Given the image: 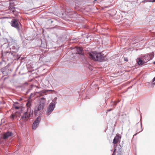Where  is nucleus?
<instances>
[{
    "label": "nucleus",
    "instance_id": "obj_1",
    "mask_svg": "<svg viewBox=\"0 0 155 155\" xmlns=\"http://www.w3.org/2000/svg\"><path fill=\"white\" fill-rule=\"evenodd\" d=\"M20 109L21 111L16 112V115L17 117H20V120L23 121H26L32 115L33 111L29 108L27 109L22 108Z\"/></svg>",
    "mask_w": 155,
    "mask_h": 155
},
{
    "label": "nucleus",
    "instance_id": "obj_2",
    "mask_svg": "<svg viewBox=\"0 0 155 155\" xmlns=\"http://www.w3.org/2000/svg\"><path fill=\"white\" fill-rule=\"evenodd\" d=\"M88 56L90 59L95 61L101 62L104 60V55L101 53H89Z\"/></svg>",
    "mask_w": 155,
    "mask_h": 155
},
{
    "label": "nucleus",
    "instance_id": "obj_3",
    "mask_svg": "<svg viewBox=\"0 0 155 155\" xmlns=\"http://www.w3.org/2000/svg\"><path fill=\"white\" fill-rule=\"evenodd\" d=\"M45 99L43 97L41 98L39 104L35 106L34 109V113L35 115H37L39 111L43 109L45 106Z\"/></svg>",
    "mask_w": 155,
    "mask_h": 155
},
{
    "label": "nucleus",
    "instance_id": "obj_4",
    "mask_svg": "<svg viewBox=\"0 0 155 155\" xmlns=\"http://www.w3.org/2000/svg\"><path fill=\"white\" fill-rule=\"evenodd\" d=\"M21 24L19 21L16 19H12L11 22V25L16 28L18 30H20L19 26Z\"/></svg>",
    "mask_w": 155,
    "mask_h": 155
},
{
    "label": "nucleus",
    "instance_id": "obj_5",
    "mask_svg": "<svg viewBox=\"0 0 155 155\" xmlns=\"http://www.w3.org/2000/svg\"><path fill=\"white\" fill-rule=\"evenodd\" d=\"M55 104L53 103H50L49 106L48 107L47 111V115H50L51 112L54 110L55 107Z\"/></svg>",
    "mask_w": 155,
    "mask_h": 155
},
{
    "label": "nucleus",
    "instance_id": "obj_6",
    "mask_svg": "<svg viewBox=\"0 0 155 155\" xmlns=\"http://www.w3.org/2000/svg\"><path fill=\"white\" fill-rule=\"evenodd\" d=\"M40 117H38L35 120L33 123L32 125V129H35L39 124L40 121L41 120Z\"/></svg>",
    "mask_w": 155,
    "mask_h": 155
},
{
    "label": "nucleus",
    "instance_id": "obj_7",
    "mask_svg": "<svg viewBox=\"0 0 155 155\" xmlns=\"http://www.w3.org/2000/svg\"><path fill=\"white\" fill-rule=\"evenodd\" d=\"M12 133L11 132H8L4 134L3 138L5 139L8 138L11 136Z\"/></svg>",
    "mask_w": 155,
    "mask_h": 155
},
{
    "label": "nucleus",
    "instance_id": "obj_8",
    "mask_svg": "<svg viewBox=\"0 0 155 155\" xmlns=\"http://www.w3.org/2000/svg\"><path fill=\"white\" fill-rule=\"evenodd\" d=\"M137 62L139 65H142L145 63V61H142L140 58L137 59Z\"/></svg>",
    "mask_w": 155,
    "mask_h": 155
},
{
    "label": "nucleus",
    "instance_id": "obj_9",
    "mask_svg": "<svg viewBox=\"0 0 155 155\" xmlns=\"http://www.w3.org/2000/svg\"><path fill=\"white\" fill-rule=\"evenodd\" d=\"M119 139V136L117 135L115 137H114V139L113 143L114 144H116L118 142Z\"/></svg>",
    "mask_w": 155,
    "mask_h": 155
},
{
    "label": "nucleus",
    "instance_id": "obj_10",
    "mask_svg": "<svg viewBox=\"0 0 155 155\" xmlns=\"http://www.w3.org/2000/svg\"><path fill=\"white\" fill-rule=\"evenodd\" d=\"M76 50L77 52V53L80 54H81L82 52V48L80 47H78L76 48Z\"/></svg>",
    "mask_w": 155,
    "mask_h": 155
},
{
    "label": "nucleus",
    "instance_id": "obj_11",
    "mask_svg": "<svg viewBox=\"0 0 155 155\" xmlns=\"http://www.w3.org/2000/svg\"><path fill=\"white\" fill-rule=\"evenodd\" d=\"M26 105L27 107V108H30V106L31 105V103L30 101H28L26 104Z\"/></svg>",
    "mask_w": 155,
    "mask_h": 155
},
{
    "label": "nucleus",
    "instance_id": "obj_12",
    "mask_svg": "<svg viewBox=\"0 0 155 155\" xmlns=\"http://www.w3.org/2000/svg\"><path fill=\"white\" fill-rule=\"evenodd\" d=\"M14 108L16 109H19L20 110L19 111H21V109H20V108H22L23 107L14 106Z\"/></svg>",
    "mask_w": 155,
    "mask_h": 155
},
{
    "label": "nucleus",
    "instance_id": "obj_13",
    "mask_svg": "<svg viewBox=\"0 0 155 155\" xmlns=\"http://www.w3.org/2000/svg\"><path fill=\"white\" fill-rule=\"evenodd\" d=\"M146 2H155V0H146Z\"/></svg>",
    "mask_w": 155,
    "mask_h": 155
},
{
    "label": "nucleus",
    "instance_id": "obj_14",
    "mask_svg": "<svg viewBox=\"0 0 155 155\" xmlns=\"http://www.w3.org/2000/svg\"><path fill=\"white\" fill-rule=\"evenodd\" d=\"M124 60L125 61H128V58H126V57L124 58Z\"/></svg>",
    "mask_w": 155,
    "mask_h": 155
},
{
    "label": "nucleus",
    "instance_id": "obj_15",
    "mask_svg": "<svg viewBox=\"0 0 155 155\" xmlns=\"http://www.w3.org/2000/svg\"><path fill=\"white\" fill-rule=\"evenodd\" d=\"M14 117V115L13 114H12L11 116V118L12 119V120H13Z\"/></svg>",
    "mask_w": 155,
    "mask_h": 155
},
{
    "label": "nucleus",
    "instance_id": "obj_16",
    "mask_svg": "<svg viewBox=\"0 0 155 155\" xmlns=\"http://www.w3.org/2000/svg\"><path fill=\"white\" fill-rule=\"evenodd\" d=\"M113 109H108V110H107V112H109L111 110H112Z\"/></svg>",
    "mask_w": 155,
    "mask_h": 155
},
{
    "label": "nucleus",
    "instance_id": "obj_17",
    "mask_svg": "<svg viewBox=\"0 0 155 155\" xmlns=\"http://www.w3.org/2000/svg\"><path fill=\"white\" fill-rule=\"evenodd\" d=\"M155 81V77L153 79V81L154 82Z\"/></svg>",
    "mask_w": 155,
    "mask_h": 155
},
{
    "label": "nucleus",
    "instance_id": "obj_18",
    "mask_svg": "<svg viewBox=\"0 0 155 155\" xmlns=\"http://www.w3.org/2000/svg\"><path fill=\"white\" fill-rule=\"evenodd\" d=\"M142 131V130H140L139 131H138V133H139L140 132H141V131Z\"/></svg>",
    "mask_w": 155,
    "mask_h": 155
},
{
    "label": "nucleus",
    "instance_id": "obj_19",
    "mask_svg": "<svg viewBox=\"0 0 155 155\" xmlns=\"http://www.w3.org/2000/svg\"><path fill=\"white\" fill-rule=\"evenodd\" d=\"M153 64H155V61L153 62Z\"/></svg>",
    "mask_w": 155,
    "mask_h": 155
},
{
    "label": "nucleus",
    "instance_id": "obj_20",
    "mask_svg": "<svg viewBox=\"0 0 155 155\" xmlns=\"http://www.w3.org/2000/svg\"><path fill=\"white\" fill-rule=\"evenodd\" d=\"M52 91V90H48L47 91Z\"/></svg>",
    "mask_w": 155,
    "mask_h": 155
},
{
    "label": "nucleus",
    "instance_id": "obj_21",
    "mask_svg": "<svg viewBox=\"0 0 155 155\" xmlns=\"http://www.w3.org/2000/svg\"><path fill=\"white\" fill-rule=\"evenodd\" d=\"M97 1V0H94V2L95 1Z\"/></svg>",
    "mask_w": 155,
    "mask_h": 155
}]
</instances>
